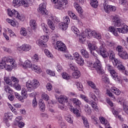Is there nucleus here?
Masks as SVG:
<instances>
[{"label":"nucleus","instance_id":"f257e3e1","mask_svg":"<svg viewBox=\"0 0 128 128\" xmlns=\"http://www.w3.org/2000/svg\"><path fill=\"white\" fill-rule=\"evenodd\" d=\"M88 48L92 54V56H94L96 58V61L92 65V67L95 68L98 74H100V76L104 74V70H102V64L100 63V61L98 59V55L94 53V50L96 48V46H92L91 43H89L88 44Z\"/></svg>","mask_w":128,"mask_h":128},{"label":"nucleus","instance_id":"f03ea898","mask_svg":"<svg viewBox=\"0 0 128 128\" xmlns=\"http://www.w3.org/2000/svg\"><path fill=\"white\" fill-rule=\"evenodd\" d=\"M109 32L114 34L115 36H118V34H126L128 32V26L126 24L122 25L121 28H114V26H110L108 28Z\"/></svg>","mask_w":128,"mask_h":128},{"label":"nucleus","instance_id":"7ed1b4c3","mask_svg":"<svg viewBox=\"0 0 128 128\" xmlns=\"http://www.w3.org/2000/svg\"><path fill=\"white\" fill-rule=\"evenodd\" d=\"M94 46H96V48L94 50V52H97L98 54H100L101 56H102L103 58H108V56H110V52L112 51V50H109L108 52H106V44L103 43L99 48L96 50V46L94 45H92Z\"/></svg>","mask_w":128,"mask_h":128},{"label":"nucleus","instance_id":"20e7f679","mask_svg":"<svg viewBox=\"0 0 128 128\" xmlns=\"http://www.w3.org/2000/svg\"><path fill=\"white\" fill-rule=\"evenodd\" d=\"M8 14L9 16H10L11 18H18V20H24V16L20 14L16 10H8Z\"/></svg>","mask_w":128,"mask_h":128},{"label":"nucleus","instance_id":"39448f33","mask_svg":"<svg viewBox=\"0 0 128 128\" xmlns=\"http://www.w3.org/2000/svg\"><path fill=\"white\" fill-rule=\"evenodd\" d=\"M26 86L28 88H38L40 86V82L37 80L34 79L32 81L28 80L26 82Z\"/></svg>","mask_w":128,"mask_h":128},{"label":"nucleus","instance_id":"423d86ee","mask_svg":"<svg viewBox=\"0 0 128 128\" xmlns=\"http://www.w3.org/2000/svg\"><path fill=\"white\" fill-rule=\"evenodd\" d=\"M50 39V36H41L40 39L36 41V44L39 46H41L42 48H44L46 46V43L47 42H48V40Z\"/></svg>","mask_w":128,"mask_h":128},{"label":"nucleus","instance_id":"0eeeda50","mask_svg":"<svg viewBox=\"0 0 128 128\" xmlns=\"http://www.w3.org/2000/svg\"><path fill=\"white\" fill-rule=\"evenodd\" d=\"M110 60H111L114 66L117 67L118 66V64H120V61L117 58H116V54L114 51H110Z\"/></svg>","mask_w":128,"mask_h":128},{"label":"nucleus","instance_id":"6e6552de","mask_svg":"<svg viewBox=\"0 0 128 128\" xmlns=\"http://www.w3.org/2000/svg\"><path fill=\"white\" fill-rule=\"evenodd\" d=\"M56 50L59 52H64L66 50V46L64 43L60 41L56 42V46H54Z\"/></svg>","mask_w":128,"mask_h":128},{"label":"nucleus","instance_id":"1a4fd4ad","mask_svg":"<svg viewBox=\"0 0 128 128\" xmlns=\"http://www.w3.org/2000/svg\"><path fill=\"white\" fill-rule=\"evenodd\" d=\"M24 6L25 8H28V4L24 0H13L12 1V6L14 8H18L20 6Z\"/></svg>","mask_w":128,"mask_h":128},{"label":"nucleus","instance_id":"9d476101","mask_svg":"<svg viewBox=\"0 0 128 128\" xmlns=\"http://www.w3.org/2000/svg\"><path fill=\"white\" fill-rule=\"evenodd\" d=\"M56 19L57 18L56 16H50L48 20V24L52 30H56V26H54V22L55 20L58 22V19H57V20Z\"/></svg>","mask_w":128,"mask_h":128},{"label":"nucleus","instance_id":"9b49d317","mask_svg":"<svg viewBox=\"0 0 128 128\" xmlns=\"http://www.w3.org/2000/svg\"><path fill=\"white\" fill-rule=\"evenodd\" d=\"M30 50H32V46L26 44H23L21 46L17 47V50L18 52H30Z\"/></svg>","mask_w":128,"mask_h":128},{"label":"nucleus","instance_id":"f8f14e48","mask_svg":"<svg viewBox=\"0 0 128 128\" xmlns=\"http://www.w3.org/2000/svg\"><path fill=\"white\" fill-rule=\"evenodd\" d=\"M88 38H92V36H93V38H94L97 40H100L102 38V34L98 32H96V31H88Z\"/></svg>","mask_w":128,"mask_h":128},{"label":"nucleus","instance_id":"ddd939ff","mask_svg":"<svg viewBox=\"0 0 128 128\" xmlns=\"http://www.w3.org/2000/svg\"><path fill=\"white\" fill-rule=\"evenodd\" d=\"M68 1H65L64 2L60 0L59 2H58L56 4L54 5V8L57 10H62L64 8H66V6L68 4Z\"/></svg>","mask_w":128,"mask_h":128},{"label":"nucleus","instance_id":"4468645a","mask_svg":"<svg viewBox=\"0 0 128 128\" xmlns=\"http://www.w3.org/2000/svg\"><path fill=\"white\" fill-rule=\"evenodd\" d=\"M38 12L42 14H48V10H46V4L42 3L39 5V7L38 8Z\"/></svg>","mask_w":128,"mask_h":128},{"label":"nucleus","instance_id":"2eb2a0df","mask_svg":"<svg viewBox=\"0 0 128 128\" xmlns=\"http://www.w3.org/2000/svg\"><path fill=\"white\" fill-rule=\"evenodd\" d=\"M10 60H12V56L4 58L0 62V68H4L6 66V62H8Z\"/></svg>","mask_w":128,"mask_h":128},{"label":"nucleus","instance_id":"dca6fc26","mask_svg":"<svg viewBox=\"0 0 128 128\" xmlns=\"http://www.w3.org/2000/svg\"><path fill=\"white\" fill-rule=\"evenodd\" d=\"M112 22L114 24L115 26H122V20L118 16H113Z\"/></svg>","mask_w":128,"mask_h":128},{"label":"nucleus","instance_id":"f3484780","mask_svg":"<svg viewBox=\"0 0 128 128\" xmlns=\"http://www.w3.org/2000/svg\"><path fill=\"white\" fill-rule=\"evenodd\" d=\"M22 120V116H18L15 119V124L18 125V128H22L24 126V123L22 122H20Z\"/></svg>","mask_w":128,"mask_h":128},{"label":"nucleus","instance_id":"a211bd4d","mask_svg":"<svg viewBox=\"0 0 128 128\" xmlns=\"http://www.w3.org/2000/svg\"><path fill=\"white\" fill-rule=\"evenodd\" d=\"M68 102V98L66 96L62 95L60 96V98H58V102L62 104H64L65 102Z\"/></svg>","mask_w":128,"mask_h":128},{"label":"nucleus","instance_id":"6ab92c4d","mask_svg":"<svg viewBox=\"0 0 128 128\" xmlns=\"http://www.w3.org/2000/svg\"><path fill=\"white\" fill-rule=\"evenodd\" d=\"M110 90L116 96H120V94H122V92L120 90V89L114 86L111 87L110 88Z\"/></svg>","mask_w":128,"mask_h":128},{"label":"nucleus","instance_id":"aec40b11","mask_svg":"<svg viewBox=\"0 0 128 128\" xmlns=\"http://www.w3.org/2000/svg\"><path fill=\"white\" fill-rule=\"evenodd\" d=\"M70 100L74 106H80L82 104V102L76 98H72Z\"/></svg>","mask_w":128,"mask_h":128},{"label":"nucleus","instance_id":"412c9836","mask_svg":"<svg viewBox=\"0 0 128 128\" xmlns=\"http://www.w3.org/2000/svg\"><path fill=\"white\" fill-rule=\"evenodd\" d=\"M74 7L75 8H76V10L78 12V14H82L84 12V10H82V8L80 6L78 2H74Z\"/></svg>","mask_w":128,"mask_h":128},{"label":"nucleus","instance_id":"4be33fe9","mask_svg":"<svg viewBox=\"0 0 128 128\" xmlns=\"http://www.w3.org/2000/svg\"><path fill=\"white\" fill-rule=\"evenodd\" d=\"M118 56L123 60H128V54L126 50L122 51V53L118 54Z\"/></svg>","mask_w":128,"mask_h":128},{"label":"nucleus","instance_id":"5701e85b","mask_svg":"<svg viewBox=\"0 0 128 128\" xmlns=\"http://www.w3.org/2000/svg\"><path fill=\"white\" fill-rule=\"evenodd\" d=\"M87 84L88 86H90L92 88H93V90H95L96 92H98V88H96V84H94L93 82L90 81V80H88L87 82Z\"/></svg>","mask_w":128,"mask_h":128},{"label":"nucleus","instance_id":"b1692460","mask_svg":"<svg viewBox=\"0 0 128 128\" xmlns=\"http://www.w3.org/2000/svg\"><path fill=\"white\" fill-rule=\"evenodd\" d=\"M88 104H90L91 106L96 110V112H98V105L96 104V103L94 100H90L89 101Z\"/></svg>","mask_w":128,"mask_h":128},{"label":"nucleus","instance_id":"393cba45","mask_svg":"<svg viewBox=\"0 0 128 128\" xmlns=\"http://www.w3.org/2000/svg\"><path fill=\"white\" fill-rule=\"evenodd\" d=\"M58 26L62 30H66L68 28V25L64 22H62L58 24Z\"/></svg>","mask_w":128,"mask_h":128},{"label":"nucleus","instance_id":"a878e982","mask_svg":"<svg viewBox=\"0 0 128 128\" xmlns=\"http://www.w3.org/2000/svg\"><path fill=\"white\" fill-rule=\"evenodd\" d=\"M32 66V64L30 60H26L23 65V68H30Z\"/></svg>","mask_w":128,"mask_h":128},{"label":"nucleus","instance_id":"bb28decb","mask_svg":"<svg viewBox=\"0 0 128 128\" xmlns=\"http://www.w3.org/2000/svg\"><path fill=\"white\" fill-rule=\"evenodd\" d=\"M12 118V114L10 112L5 113L4 114V120H10Z\"/></svg>","mask_w":128,"mask_h":128},{"label":"nucleus","instance_id":"cd10ccee","mask_svg":"<svg viewBox=\"0 0 128 128\" xmlns=\"http://www.w3.org/2000/svg\"><path fill=\"white\" fill-rule=\"evenodd\" d=\"M80 52L83 58H90V54H88V51H86V50H81Z\"/></svg>","mask_w":128,"mask_h":128},{"label":"nucleus","instance_id":"c85d7f7f","mask_svg":"<svg viewBox=\"0 0 128 128\" xmlns=\"http://www.w3.org/2000/svg\"><path fill=\"white\" fill-rule=\"evenodd\" d=\"M74 78H78L80 76V72L77 69L74 70V72L72 74Z\"/></svg>","mask_w":128,"mask_h":128},{"label":"nucleus","instance_id":"c756f323","mask_svg":"<svg viewBox=\"0 0 128 128\" xmlns=\"http://www.w3.org/2000/svg\"><path fill=\"white\" fill-rule=\"evenodd\" d=\"M86 35L84 32L82 33L79 36L80 42H82V44H84V42H86Z\"/></svg>","mask_w":128,"mask_h":128},{"label":"nucleus","instance_id":"7c9ffc66","mask_svg":"<svg viewBox=\"0 0 128 128\" xmlns=\"http://www.w3.org/2000/svg\"><path fill=\"white\" fill-rule=\"evenodd\" d=\"M75 62L79 66H82L84 64V58H82V56L78 58L76 60H75Z\"/></svg>","mask_w":128,"mask_h":128},{"label":"nucleus","instance_id":"2f4dec72","mask_svg":"<svg viewBox=\"0 0 128 128\" xmlns=\"http://www.w3.org/2000/svg\"><path fill=\"white\" fill-rule=\"evenodd\" d=\"M82 119L83 120V124L85 128H90V124H88V118H86L84 116H82Z\"/></svg>","mask_w":128,"mask_h":128},{"label":"nucleus","instance_id":"473e14b6","mask_svg":"<svg viewBox=\"0 0 128 128\" xmlns=\"http://www.w3.org/2000/svg\"><path fill=\"white\" fill-rule=\"evenodd\" d=\"M64 118L68 122H69V124H72L74 122V121L72 120V116L70 114L66 115L64 116Z\"/></svg>","mask_w":128,"mask_h":128},{"label":"nucleus","instance_id":"72a5a7b5","mask_svg":"<svg viewBox=\"0 0 128 128\" xmlns=\"http://www.w3.org/2000/svg\"><path fill=\"white\" fill-rule=\"evenodd\" d=\"M32 68L34 72H36V74H40V72H42V68H40V66H38L34 64Z\"/></svg>","mask_w":128,"mask_h":128},{"label":"nucleus","instance_id":"f704fd0d","mask_svg":"<svg viewBox=\"0 0 128 128\" xmlns=\"http://www.w3.org/2000/svg\"><path fill=\"white\" fill-rule=\"evenodd\" d=\"M106 94H107V96H110V98H111L112 99L114 102H116V96H114V94H112V92H110V90H106Z\"/></svg>","mask_w":128,"mask_h":128},{"label":"nucleus","instance_id":"c9c22d12","mask_svg":"<svg viewBox=\"0 0 128 128\" xmlns=\"http://www.w3.org/2000/svg\"><path fill=\"white\" fill-rule=\"evenodd\" d=\"M90 4L92 8H96L98 6V0H90Z\"/></svg>","mask_w":128,"mask_h":128},{"label":"nucleus","instance_id":"e433bc0d","mask_svg":"<svg viewBox=\"0 0 128 128\" xmlns=\"http://www.w3.org/2000/svg\"><path fill=\"white\" fill-rule=\"evenodd\" d=\"M30 26L32 30H36V20H32L30 22Z\"/></svg>","mask_w":128,"mask_h":128},{"label":"nucleus","instance_id":"4c0bfd02","mask_svg":"<svg viewBox=\"0 0 128 128\" xmlns=\"http://www.w3.org/2000/svg\"><path fill=\"white\" fill-rule=\"evenodd\" d=\"M41 28H42L43 32L46 34H48L49 30H48V26L44 23H42L40 24Z\"/></svg>","mask_w":128,"mask_h":128},{"label":"nucleus","instance_id":"58836bf2","mask_svg":"<svg viewBox=\"0 0 128 128\" xmlns=\"http://www.w3.org/2000/svg\"><path fill=\"white\" fill-rule=\"evenodd\" d=\"M84 110L86 112L87 114L90 115L92 114V108L88 106V104H85L84 106Z\"/></svg>","mask_w":128,"mask_h":128},{"label":"nucleus","instance_id":"ea45409f","mask_svg":"<svg viewBox=\"0 0 128 128\" xmlns=\"http://www.w3.org/2000/svg\"><path fill=\"white\" fill-rule=\"evenodd\" d=\"M68 66L70 70H76L78 68V67L76 66V64L73 63V62H72V60H70L69 62Z\"/></svg>","mask_w":128,"mask_h":128},{"label":"nucleus","instance_id":"a19ab883","mask_svg":"<svg viewBox=\"0 0 128 128\" xmlns=\"http://www.w3.org/2000/svg\"><path fill=\"white\" fill-rule=\"evenodd\" d=\"M4 81L6 84H8L9 86L12 85V79L10 78L8 76H4Z\"/></svg>","mask_w":128,"mask_h":128},{"label":"nucleus","instance_id":"79ce46f5","mask_svg":"<svg viewBox=\"0 0 128 128\" xmlns=\"http://www.w3.org/2000/svg\"><path fill=\"white\" fill-rule=\"evenodd\" d=\"M110 72L111 74V76H112L114 80H116V78H118V73L116 72V70H114L113 69Z\"/></svg>","mask_w":128,"mask_h":128},{"label":"nucleus","instance_id":"37998d69","mask_svg":"<svg viewBox=\"0 0 128 128\" xmlns=\"http://www.w3.org/2000/svg\"><path fill=\"white\" fill-rule=\"evenodd\" d=\"M44 52L45 54L50 58H54V55H52V53H50V50H48L45 49L44 50Z\"/></svg>","mask_w":128,"mask_h":128},{"label":"nucleus","instance_id":"c03bdc74","mask_svg":"<svg viewBox=\"0 0 128 128\" xmlns=\"http://www.w3.org/2000/svg\"><path fill=\"white\" fill-rule=\"evenodd\" d=\"M32 60L33 62H38V60H40V56L36 54H34L32 58Z\"/></svg>","mask_w":128,"mask_h":128},{"label":"nucleus","instance_id":"a18cd8bd","mask_svg":"<svg viewBox=\"0 0 128 128\" xmlns=\"http://www.w3.org/2000/svg\"><path fill=\"white\" fill-rule=\"evenodd\" d=\"M6 22H8V24H10L12 26H18V23L16 22V21L13 20H10V18L6 19Z\"/></svg>","mask_w":128,"mask_h":128},{"label":"nucleus","instance_id":"49530a36","mask_svg":"<svg viewBox=\"0 0 128 128\" xmlns=\"http://www.w3.org/2000/svg\"><path fill=\"white\" fill-rule=\"evenodd\" d=\"M20 34L21 36H28V31H26V29L24 28H22L20 30Z\"/></svg>","mask_w":128,"mask_h":128},{"label":"nucleus","instance_id":"de8ad7c7","mask_svg":"<svg viewBox=\"0 0 128 128\" xmlns=\"http://www.w3.org/2000/svg\"><path fill=\"white\" fill-rule=\"evenodd\" d=\"M71 30L75 34H76L77 36H78L80 34V30L76 27V26H72L71 27Z\"/></svg>","mask_w":128,"mask_h":128},{"label":"nucleus","instance_id":"09e8293b","mask_svg":"<svg viewBox=\"0 0 128 128\" xmlns=\"http://www.w3.org/2000/svg\"><path fill=\"white\" fill-rule=\"evenodd\" d=\"M68 14L72 18L73 20H78V16L74 14V13L72 12L68 11Z\"/></svg>","mask_w":128,"mask_h":128},{"label":"nucleus","instance_id":"8fccbe9b","mask_svg":"<svg viewBox=\"0 0 128 128\" xmlns=\"http://www.w3.org/2000/svg\"><path fill=\"white\" fill-rule=\"evenodd\" d=\"M39 108L41 112H44L46 110V104L42 102L39 103Z\"/></svg>","mask_w":128,"mask_h":128},{"label":"nucleus","instance_id":"3c124183","mask_svg":"<svg viewBox=\"0 0 128 128\" xmlns=\"http://www.w3.org/2000/svg\"><path fill=\"white\" fill-rule=\"evenodd\" d=\"M112 112L113 114H114L116 118H119V120H122V116L118 115V111L114 108L112 110Z\"/></svg>","mask_w":128,"mask_h":128},{"label":"nucleus","instance_id":"603ef678","mask_svg":"<svg viewBox=\"0 0 128 128\" xmlns=\"http://www.w3.org/2000/svg\"><path fill=\"white\" fill-rule=\"evenodd\" d=\"M62 78L64 80H70V74H68L66 72H62Z\"/></svg>","mask_w":128,"mask_h":128},{"label":"nucleus","instance_id":"864d4df0","mask_svg":"<svg viewBox=\"0 0 128 128\" xmlns=\"http://www.w3.org/2000/svg\"><path fill=\"white\" fill-rule=\"evenodd\" d=\"M63 22H64L68 26V24H70V17L68 16H66L63 18Z\"/></svg>","mask_w":128,"mask_h":128},{"label":"nucleus","instance_id":"5fc2aeb1","mask_svg":"<svg viewBox=\"0 0 128 128\" xmlns=\"http://www.w3.org/2000/svg\"><path fill=\"white\" fill-rule=\"evenodd\" d=\"M122 106L124 112L128 114V106L126 105V101L123 102Z\"/></svg>","mask_w":128,"mask_h":128},{"label":"nucleus","instance_id":"6e6d98bb","mask_svg":"<svg viewBox=\"0 0 128 128\" xmlns=\"http://www.w3.org/2000/svg\"><path fill=\"white\" fill-rule=\"evenodd\" d=\"M102 80L105 82V84H110V79L108 78L106 75L104 74L102 76Z\"/></svg>","mask_w":128,"mask_h":128},{"label":"nucleus","instance_id":"4d7b16f0","mask_svg":"<svg viewBox=\"0 0 128 128\" xmlns=\"http://www.w3.org/2000/svg\"><path fill=\"white\" fill-rule=\"evenodd\" d=\"M4 90L6 92H8L9 94H12V90L10 88L8 85H6L4 86Z\"/></svg>","mask_w":128,"mask_h":128},{"label":"nucleus","instance_id":"13d9d810","mask_svg":"<svg viewBox=\"0 0 128 128\" xmlns=\"http://www.w3.org/2000/svg\"><path fill=\"white\" fill-rule=\"evenodd\" d=\"M32 106L34 108H36V106H38V100H36V98L34 97L32 101Z\"/></svg>","mask_w":128,"mask_h":128},{"label":"nucleus","instance_id":"bf43d9fd","mask_svg":"<svg viewBox=\"0 0 128 128\" xmlns=\"http://www.w3.org/2000/svg\"><path fill=\"white\" fill-rule=\"evenodd\" d=\"M104 10L107 14H110V5H108V4H104Z\"/></svg>","mask_w":128,"mask_h":128},{"label":"nucleus","instance_id":"052dcab7","mask_svg":"<svg viewBox=\"0 0 128 128\" xmlns=\"http://www.w3.org/2000/svg\"><path fill=\"white\" fill-rule=\"evenodd\" d=\"M8 30L9 32L10 36L11 38H16V34H14V32H12V29H10V28H8Z\"/></svg>","mask_w":128,"mask_h":128},{"label":"nucleus","instance_id":"680f3d73","mask_svg":"<svg viewBox=\"0 0 128 128\" xmlns=\"http://www.w3.org/2000/svg\"><path fill=\"white\" fill-rule=\"evenodd\" d=\"M42 100H50V96H48V95L46 93H42Z\"/></svg>","mask_w":128,"mask_h":128},{"label":"nucleus","instance_id":"e2e57ef3","mask_svg":"<svg viewBox=\"0 0 128 128\" xmlns=\"http://www.w3.org/2000/svg\"><path fill=\"white\" fill-rule=\"evenodd\" d=\"M12 60H10L8 62L12 65V68H16V60H14V59L12 57Z\"/></svg>","mask_w":128,"mask_h":128},{"label":"nucleus","instance_id":"0e129e2a","mask_svg":"<svg viewBox=\"0 0 128 128\" xmlns=\"http://www.w3.org/2000/svg\"><path fill=\"white\" fill-rule=\"evenodd\" d=\"M106 68L108 70V72H110L112 70H114V66H112L110 64H106Z\"/></svg>","mask_w":128,"mask_h":128},{"label":"nucleus","instance_id":"69168bd1","mask_svg":"<svg viewBox=\"0 0 128 128\" xmlns=\"http://www.w3.org/2000/svg\"><path fill=\"white\" fill-rule=\"evenodd\" d=\"M116 52H118V54H122V52H124V48H122V46H118L116 48Z\"/></svg>","mask_w":128,"mask_h":128},{"label":"nucleus","instance_id":"338daca9","mask_svg":"<svg viewBox=\"0 0 128 128\" xmlns=\"http://www.w3.org/2000/svg\"><path fill=\"white\" fill-rule=\"evenodd\" d=\"M11 81L14 84H18L20 80L18 79L14 76H12L10 78Z\"/></svg>","mask_w":128,"mask_h":128},{"label":"nucleus","instance_id":"774afa93","mask_svg":"<svg viewBox=\"0 0 128 128\" xmlns=\"http://www.w3.org/2000/svg\"><path fill=\"white\" fill-rule=\"evenodd\" d=\"M121 43L124 46L126 50H128V44L126 42V40L122 39L121 40Z\"/></svg>","mask_w":128,"mask_h":128}]
</instances>
